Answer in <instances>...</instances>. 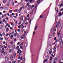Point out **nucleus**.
<instances>
[{
    "label": "nucleus",
    "mask_w": 63,
    "mask_h": 63,
    "mask_svg": "<svg viewBox=\"0 0 63 63\" xmlns=\"http://www.w3.org/2000/svg\"><path fill=\"white\" fill-rule=\"evenodd\" d=\"M60 22H59L56 25L55 28H56L57 27H59V24H60Z\"/></svg>",
    "instance_id": "obj_3"
},
{
    "label": "nucleus",
    "mask_w": 63,
    "mask_h": 63,
    "mask_svg": "<svg viewBox=\"0 0 63 63\" xmlns=\"http://www.w3.org/2000/svg\"><path fill=\"white\" fill-rule=\"evenodd\" d=\"M9 35V33H7L6 34V36H8Z\"/></svg>",
    "instance_id": "obj_44"
},
{
    "label": "nucleus",
    "mask_w": 63,
    "mask_h": 63,
    "mask_svg": "<svg viewBox=\"0 0 63 63\" xmlns=\"http://www.w3.org/2000/svg\"><path fill=\"white\" fill-rule=\"evenodd\" d=\"M61 42H60V43H63V41H62V39H61Z\"/></svg>",
    "instance_id": "obj_38"
},
{
    "label": "nucleus",
    "mask_w": 63,
    "mask_h": 63,
    "mask_svg": "<svg viewBox=\"0 0 63 63\" xmlns=\"http://www.w3.org/2000/svg\"><path fill=\"white\" fill-rule=\"evenodd\" d=\"M9 52H12V50H11V49H10L9 50Z\"/></svg>",
    "instance_id": "obj_36"
},
{
    "label": "nucleus",
    "mask_w": 63,
    "mask_h": 63,
    "mask_svg": "<svg viewBox=\"0 0 63 63\" xmlns=\"http://www.w3.org/2000/svg\"><path fill=\"white\" fill-rule=\"evenodd\" d=\"M26 33V32H24V36H25V34Z\"/></svg>",
    "instance_id": "obj_32"
},
{
    "label": "nucleus",
    "mask_w": 63,
    "mask_h": 63,
    "mask_svg": "<svg viewBox=\"0 0 63 63\" xmlns=\"http://www.w3.org/2000/svg\"><path fill=\"white\" fill-rule=\"evenodd\" d=\"M13 11L12 10H9V12L10 13V14H12V13L13 12Z\"/></svg>",
    "instance_id": "obj_9"
},
{
    "label": "nucleus",
    "mask_w": 63,
    "mask_h": 63,
    "mask_svg": "<svg viewBox=\"0 0 63 63\" xmlns=\"http://www.w3.org/2000/svg\"><path fill=\"white\" fill-rule=\"evenodd\" d=\"M37 29H38V27H37V25H36L35 28V29L34 30V31H35V30H37Z\"/></svg>",
    "instance_id": "obj_8"
},
{
    "label": "nucleus",
    "mask_w": 63,
    "mask_h": 63,
    "mask_svg": "<svg viewBox=\"0 0 63 63\" xmlns=\"http://www.w3.org/2000/svg\"><path fill=\"white\" fill-rule=\"evenodd\" d=\"M63 6V4H61L60 5V7H62Z\"/></svg>",
    "instance_id": "obj_52"
},
{
    "label": "nucleus",
    "mask_w": 63,
    "mask_h": 63,
    "mask_svg": "<svg viewBox=\"0 0 63 63\" xmlns=\"http://www.w3.org/2000/svg\"><path fill=\"white\" fill-rule=\"evenodd\" d=\"M15 24H17V21H16V22H15Z\"/></svg>",
    "instance_id": "obj_35"
},
{
    "label": "nucleus",
    "mask_w": 63,
    "mask_h": 63,
    "mask_svg": "<svg viewBox=\"0 0 63 63\" xmlns=\"http://www.w3.org/2000/svg\"><path fill=\"white\" fill-rule=\"evenodd\" d=\"M17 45H19L20 44V42H19L17 43Z\"/></svg>",
    "instance_id": "obj_43"
},
{
    "label": "nucleus",
    "mask_w": 63,
    "mask_h": 63,
    "mask_svg": "<svg viewBox=\"0 0 63 63\" xmlns=\"http://www.w3.org/2000/svg\"><path fill=\"white\" fill-rule=\"evenodd\" d=\"M20 48H21V49H22V46H20Z\"/></svg>",
    "instance_id": "obj_51"
},
{
    "label": "nucleus",
    "mask_w": 63,
    "mask_h": 63,
    "mask_svg": "<svg viewBox=\"0 0 63 63\" xmlns=\"http://www.w3.org/2000/svg\"><path fill=\"white\" fill-rule=\"evenodd\" d=\"M3 34L4 35V36L5 35V33L4 32L3 33Z\"/></svg>",
    "instance_id": "obj_47"
},
{
    "label": "nucleus",
    "mask_w": 63,
    "mask_h": 63,
    "mask_svg": "<svg viewBox=\"0 0 63 63\" xmlns=\"http://www.w3.org/2000/svg\"><path fill=\"white\" fill-rule=\"evenodd\" d=\"M24 6H23L22 7H21L20 8V11H21V10H22V8H24Z\"/></svg>",
    "instance_id": "obj_10"
},
{
    "label": "nucleus",
    "mask_w": 63,
    "mask_h": 63,
    "mask_svg": "<svg viewBox=\"0 0 63 63\" xmlns=\"http://www.w3.org/2000/svg\"><path fill=\"white\" fill-rule=\"evenodd\" d=\"M54 28H53V27L52 28V29H51V31H50V33H52V32H53V31L54 30Z\"/></svg>",
    "instance_id": "obj_6"
},
{
    "label": "nucleus",
    "mask_w": 63,
    "mask_h": 63,
    "mask_svg": "<svg viewBox=\"0 0 63 63\" xmlns=\"http://www.w3.org/2000/svg\"><path fill=\"white\" fill-rule=\"evenodd\" d=\"M47 59H46L44 61V62H47Z\"/></svg>",
    "instance_id": "obj_20"
},
{
    "label": "nucleus",
    "mask_w": 63,
    "mask_h": 63,
    "mask_svg": "<svg viewBox=\"0 0 63 63\" xmlns=\"http://www.w3.org/2000/svg\"><path fill=\"white\" fill-rule=\"evenodd\" d=\"M17 11H18V10L16 9H15V12H17Z\"/></svg>",
    "instance_id": "obj_33"
},
{
    "label": "nucleus",
    "mask_w": 63,
    "mask_h": 63,
    "mask_svg": "<svg viewBox=\"0 0 63 63\" xmlns=\"http://www.w3.org/2000/svg\"><path fill=\"white\" fill-rule=\"evenodd\" d=\"M51 55V56L52 57H54V56L53 55V54H52Z\"/></svg>",
    "instance_id": "obj_29"
},
{
    "label": "nucleus",
    "mask_w": 63,
    "mask_h": 63,
    "mask_svg": "<svg viewBox=\"0 0 63 63\" xmlns=\"http://www.w3.org/2000/svg\"><path fill=\"white\" fill-rule=\"evenodd\" d=\"M52 36H54V33H53V34H50L49 36V38H51L52 37Z\"/></svg>",
    "instance_id": "obj_2"
},
{
    "label": "nucleus",
    "mask_w": 63,
    "mask_h": 63,
    "mask_svg": "<svg viewBox=\"0 0 63 63\" xmlns=\"http://www.w3.org/2000/svg\"><path fill=\"white\" fill-rule=\"evenodd\" d=\"M60 32H58L57 33L58 36H59V35H60Z\"/></svg>",
    "instance_id": "obj_17"
},
{
    "label": "nucleus",
    "mask_w": 63,
    "mask_h": 63,
    "mask_svg": "<svg viewBox=\"0 0 63 63\" xmlns=\"http://www.w3.org/2000/svg\"><path fill=\"white\" fill-rule=\"evenodd\" d=\"M41 0H38L37 1V4H38V3H39L40 2V1Z\"/></svg>",
    "instance_id": "obj_14"
},
{
    "label": "nucleus",
    "mask_w": 63,
    "mask_h": 63,
    "mask_svg": "<svg viewBox=\"0 0 63 63\" xmlns=\"http://www.w3.org/2000/svg\"><path fill=\"white\" fill-rule=\"evenodd\" d=\"M59 15H61V16H62V13L61 12H60L59 13Z\"/></svg>",
    "instance_id": "obj_30"
},
{
    "label": "nucleus",
    "mask_w": 63,
    "mask_h": 63,
    "mask_svg": "<svg viewBox=\"0 0 63 63\" xmlns=\"http://www.w3.org/2000/svg\"><path fill=\"white\" fill-rule=\"evenodd\" d=\"M7 48V46H5L4 47V48Z\"/></svg>",
    "instance_id": "obj_63"
},
{
    "label": "nucleus",
    "mask_w": 63,
    "mask_h": 63,
    "mask_svg": "<svg viewBox=\"0 0 63 63\" xmlns=\"http://www.w3.org/2000/svg\"><path fill=\"white\" fill-rule=\"evenodd\" d=\"M29 3L28 2L27 4V6H29Z\"/></svg>",
    "instance_id": "obj_37"
},
{
    "label": "nucleus",
    "mask_w": 63,
    "mask_h": 63,
    "mask_svg": "<svg viewBox=\"0 0 63 63\" xmlns=\"http://www.w3.org/2000/svg\"><path fill=\"white\" fill-rule=\"evenodd\" d=\"M17 12L18 13H20V10H18Z\"/></svg>",
    "instance_id": "obj_27"
},
{
    "label": "nucleus",
    "mask_w": 63,
    "mask_h": 63,
    "mask_svg": "<svg viewBox=\"0 0 63 63\" xmlns=\"http://www.w3.org/2000/svg\"><path fill=\"white\" fill-rule=\"evenodd\" d=\"M29 1V0H25V1H26V2H28Z\"/></svg>",
    "instance_id": "obj_48"
},
{
    "label": "nucleus",
    "mask_w": 63,
    "mask_h": 63,
    "mask_svg": "<svg viewBox=\"0 0 63 63\" xmlns=\"http://www.w3.org/2000/svg\"><path fill=\"white\" fill-rule=\"evenodd\" d=\"M18 48H19V46H17L16 49H18Z\"/></svg>",
    "instance_id": "obj_28"
},
{
    "label": "nucleus",
    "mask_w": 63,
    "mask_h": 63,
    "mask_svg": "<svg viewBox=\"0 0 63 63\" xmlns=\"http://www.w3.org/2000/svg\"><path fill=\"white\" fill-rule=\"evenodd\" d=\"M18 28H19V29H20V28H21V27H20V26H18Z\"/></svg>",
    "instance_id": "obj_54"
},
{
    "label": "nucleus",
    "mask_w": 63,
    "mask_h": 63,
    "mask_svg": "<svg viewBox=\"0 0 63 63\" xmlns=\"http://www.w3.org/2000/svg\"><path fill=\"white\" fill-rule=\"evenodd\" d=\"M20 20H22V21H23V16H21Z\"/></svg>",
    "instance_id": "obj_4"
},
{
    "label": "nucleus",
    "mask_w": 63,
    "mask_h": 63,
    "mask_svg": "<svg viewBox=\"0 0 63 63\" xmlns=\"http://www.w3.org/2000/svg\"><path fill=\"white\" fill-rule=\"evenodd\" d=\"M17 31L18 32H20V30L19 29H18Z\"/></svg>",
    "instance_id": "obj_31"
},
{
    "label": "nucleus",
    "mask_w": 63,
    "mask_h": 63,
    "mask_svg": "<svg viewBox=\"0 0 63 63\" xmlns=\"http://www.w3.org/2000/svg\"><path fill=\"white\" fill-rule=\"evenodd\" d=\"M5 20H4V19H3L2 21L3 22H5Z\"/></svg>",
    "instance_id": "obj_50"
},
{
    "label": "nucleus",
    "mask_w": 63,
    "mask_h": 63,
    "mask_svg": "<svg viewBox=\"0 0 63 63\" xmlns=\"http://www.w3.org/2000/svg\"><path fill=\"white\" fill-rule=\"evenodd\" d=\"M17 50L19 52L21 50L20 49H17Z\"/></svg>",
    "instance_id": "obj_45"
},
{
    "label": "nucleus",
    "mask_w": 63,
    "mask_h": 63,
    "mask_svg": "<svg viewBox=\"0 0 63 63\" xmlns=\"http://www.w3.org/2000/svg\"><path fill=\"white\" fill-rule=\"evenodd\" d=\"M6 24L7 26H8L9 25V24H7V23H6Z\"/></svg>",
    "instance_id": "obj_59"
},
{
    "label": "nucleus",
    "mask_w": 63,
    "mask_h": 63,
    "mask_svg": "<svg viewBox=\"0 0 63 63\" xmlns=\"http://www.w3.org/2000/svg\"><path fill=\"white\" fill-rule=\"evenodd\" d=\"M2 22H2V21H0V24H2Z\"/></svg>",
    "instance_id": "obj_62"
},
{
    "label": "nucleus",
    "mask_w": 63,
    "mask_h": 63,
    "mask_svg": "<svg viewBox=\"0 0 63 63\" xmlns=\"http://www.w3.org/2000/svg\"><path fill=\"white\" fill-rule=\"evenodd\" d=\"M56 47H57V45L56 44L55 46L54 47V48H53V50H56Z\"/></svg>",
    "instance_id": "obj_5"
},
{
    "label": "nucleus",
    "mask_w": 63,
    "mask_h": 63,
    "mask_svg": "<svg viewBox=\"0 0 63 63\" xmlns=\"http://www.w3.org/2000/svg\"><path fill=\"white\" fill-rule=\"evenodd\" d=\"M17 36L18 37L17 38H19V35H18V34L17 35Z\"/></svg>",
    "instance_id": "obj_39"
},
{
    "label": "nucleus",
    "mask_w": 63,
    "mask_h": 63,
    "mask_svg": "<svg viewBox=\"0 0 63 63\" xmlns=\"http://www.w3.org/2000/svg\"><path fill=\"white\" fill-rule=\"evenodd\" d=\"M58 59V57H57L55 59V61H57Z\"/></svg>",
    "instance_id": "obj_12"
},
{
    "label": "nucleus",
    "mask_w": 63,
    "mask_h": 63,
    "mask_svg": "<svg viewBox=\"0 0 63 63\" xmlns=\"http://www.w3.org/2000/svg\"><path fill=\"white\" fill-rule=\"evenodd\" d=\"M16 61H15L13 62V63H16Z\"/></svg>",
    "instance_id": "obj_64"
},
{
    "label": "nucleus",
    "mask_w": 63,
    "mask_h": 63,
    "mask_svg": "<svg viewBox=\"0 0 63 63\" xmlns=\"http://www.w3.org/2000/svg\"><path fill=\"white\" fill-rule=\"evenodd\" d=\"M13 42L11 41L10 42V44L11 45H12L13 44Z\"/></svg>",
    "instance_id": "obj_34"
},
{
    "label": "nucleus",
    "mask_w": 63,
    "mask_h": 63,
    "mask_svg": "<svg viewBox=\"0 0 63 63\" xmlns=\"http://www.w3.org/2000/svg\"><path fill=\"white\" fill-rule=\"evenodd\" d=\"M47 59H48L49 58V57L48 56H47Z\"/></svg>",
    "instance_id": "obj_42"
},
{
    "label": "nucleus",
    "mask_w": 63,
    "mask_h": 63,
    "mask_svg": "<svg viewBox=\"0 0 63 63\" xmlns=\"http://www.w3.org/2000/svg\"><path fill=\"white\" fill-rule=\"evenodd\" d=\"M6 1H5V0H4L3 1V3L4 4H5L6 3Z\"/></svg>",
    "instance_id": "obj_21"
},
{
    "label": "nucleus",
    "mask_w": 63,
    "mask_h": 63,
    "mask_svg": "<svg viewBox=\"0 0 63 63\" xmlns=\"http://www.w3.org/2000/svg\"><path fill=\"white\" fill-rule=\"evenodd\" d=\"M17 34V32H16V33L14 34V37H15L16 35Z\"/></svg>",
    "instance_id": "obj_22"
},
{
    "label": "nucleus",
    "mask_w": 63,
    "mask_h": 63,
    "mask_svg": "<svg viewBox=\"0 0 63 63\" xmlns=\"http://www.w3.org/2000/svg\"><path fill=\"white\" fill-rule=\"evenodd\" d=\"M7 15L8 16H10V14H9V13H7Z\"/></svg>",
    "instance_id": "obj_58"
},
{
    "label": "nucleus",
    "mask_w": 63,
    "mask_h": 63,
    "mask_svg": "<svg viewBox=\"0 0 63 63\" xmlns=\"http://www.w3.org/2000/svg\"><path fill=\"white\" fill-rule=\"evenodd\" d=\"M34 12V11L33 10H32V11L30 13L31 14H32L33 13V12Z\"/></svg>",
    "instance_id": "obj_18"
},
{
    "label": "nucleus",
    "mask_w": 63,
    "mask_h": 63,
    "mask_svg": "<svg viewBox=\"0 0 63 63\" xmlns=\"http://www.w3.org/2000/svg\"><path fill=\"white\" fill-rule=\"evenodd\" d=\"M42 15H41L40 16V18H42Z\"/></svg>",
    "instance_id": "obj_56"
},
{
    "label": "nucleus",
    "mask_w": 63,
    "mask_h": 63,
    "mask_svg": "<svg viewBox=\"0 0 63 63\" xmlns=\"http://www.w3.org/2000/svg\"><path fill=\"white\" fill-rule=\"evenodd\" d=\"M13 59V56H11V60H12Z\"/></svg>",
    "instance_id": "obj_15"
},
{
    "label": "nucleus",
    "mask_w": 63,
    "mask_h": 63,
    "mask_svg": "<svg viewBox=\"0 0 63 63\" xmlns=\"http://www.w3.org/2000/svg\"><path fill=\"white\" fill-rule=\"evenodd\" d=\"M35 7V6L34 5H32V8H34Z\"/></svg>",
    "instance_id": "obj_57"
},
{
    "label": "nucleus",
    "mask_w": 63,
    "mask_h": 63,
    "mask_svg": "<svg viewBox=\"0 0 63 63\" xmlns=\"http://www.w3.org/2000/svg\"><path fill=\"white\" fill-rule=\"evenodd\" d=\"M14 56L15 57V56H16V53H14Z\"/></svg>",
    "instance_id": "obj_24"
},
{
    "label": "nucleus",
    "mask_w": 63,
    "mask_h": 63,
    "mask_svg": "<svg viewBox=\"0 0 63 63\" xmlns=\"http://www.w3.org/2000/svg\"><path fill=\"white\" fill-rule=\"evenodd\" d=\"M3 44H5L6 43V42L5 41H4L3 42Z\"/></svg>",
    "instance_id": "obj_49"
},
{
    "label": "nucleus",
    "mask_w": 63,
    "mask_h": 63,
    "mask_svg": "<svg viewBox=\"0 0 63 63\" xmlns=\"http://www.w3.org/2000/svg\"><path fill=\"white\" fill-rule=\"evenodd\" d=\"M23 25V23H22V24H21V25H20L21 26H22Z\"/></svg>",
    "instance_id": "obj_40"
},
{
    "label": "nucleus",
    "mask_w": 63,
    "mask_h": 63,
    "mask_svg": "<svg viewBox=\"0 0 63 63\" xmlns=\"http://www.w3.org/2000/svg\"><path fill=\"white\" fill-rule=\"evenodd\" d=\"M24 11L25 12V13H27V11L26 10H24Z\"/></svg>",
    "instance_id": "obj_41"
},
{
    "label": "nucleus",
    "mask_w": 63,
    "mask_h": 63,
    "mask_svg": "<svg viewBox=\"0 0 63 63\" xmlns=\"http://www.w3.org/2000/svg\"><path fill=\"white\" fill-rule=\"evenodd\" d=\"M29 0L30 1V3H32V2H33V0Z\"/></svg>",
    "instance_id": "obj_23"
},
{
    "label": "nucleus",
    "mask_w": 63,
    "mask_h": 63,
    "mask_svg": "<svg viewBox=\"0 0 63 63\" xmlns=\"http://www.w3.org/2000/svg\"><path fill=\"white\" fill-rule=\"evenodd\" d=\"M1 17H2V18H3V17H4V15H2V16Z\"/></svg>",
    "instance_id": "obj_60"
},
{
    "label": "nucleus",
    "mask_w": 63,
    "mask_h": 63,
    "mask_svg": "<svg viewBox=\"0 0 63 63\" xmlns=\"http://www.w3.org/2000/svg\"><path fill=\"white\" fill-rule=\"evenodd\" d=\"M5 59L6 61H8V60L9 59L8 57H5Z\"/></svg>",
    "instance_id": "obj_11"
},
{
    "label": "nucleus",
    "mask_w": 63,
    "mask_h": 63,
    "mask_svg": "<svg viewBox=\"0 0 63 63\" xmlns=\"http://www.w3.org/2000/svg\"><path fill=\"white\" fill-rule=\"evenodd\" d=\"M35 33V32L34 31L33 33V35H34Z\"/></svg>",
    "instance_id": "obj_61"
},
{
    "label": "nucleus",
    "mask_w": 63,
    "mask_h": 63,
    "mask_svg": "<svg viewBox=\"0 0 63 63\" xmlns=\"http://www.w3.org/2000/svg\"><path fill=\"white\" fill-rule=\"evenodd\" d=\"M10 5V3H8L7 4V6H9V5Z\"/></svg>",
    "instance_id": "obj_25"
},
{
    "label": "nucleus",
    "mask_w": 63,
    "mask_h": 63,
    "mask_svg": "<svg viewBox=\"0 0 63 63\" xmlns=\"http://www.w3.org/2000/svg\"><path fill=\"white\" fill-rule=\"evenodd\" d=\"M10 39H13V35H12L11 36Z\"/></svg>",
    "instance_id": "obj_13"
},
{
    "label": "nucleus",
    "mask_w": 63,
    "mask_h": 63,
    "mask_svg": "<svg viewBox=\"0 0 63 63\" xmlns=\"http://www.w3.org/2000/svg\"><path fill=\"white\" fill-rule=\"evenodd\" d=\"M63 10V9H61V10H60V11L61 12V11H62Z\"/></svg>",
    "instance_id": "obj_53"
},
{
    "label": "nucleus",
    "mask_w": 63,
    "mask_h": 63,
    "mask_svg": "<svg viewBox=\"0 0 63 63\" xmlns=\"http://www.w3.org/2000/svg\"><path fill=\"white\" fill-rule=\"evenodd\" d=\"M24 34L22 35L21 36H20V40H21L22 39H24Z\"/></svg>",
    "instance_id": "obj_1"
},
{
    "label": "nucleus",
    "mask_w": 63,
    "mask_h": 63,
    "mask_svg": "<svg viewBox=\"0 0 63 63\" xmlns=\"http://www.w3.org/2000/svg\"><path fill=\"white\" fill-rule=\"evenodd\" d=\"M56 37H55L54 38V40H56Z\"/></svg>",
    "instance_id": "obj_46"
},
{
    "label": "nucleus",
    "mask_w": 63,
    "mask_h": 63,
    "mask_svg": "<svg viewBox=\"0 0 63 63\" xmlns=\"http://www.w3.org/2000/svg\"><path fill=\"white\" fill-rule=\"evenodd\" d=\"M56 52V50H54L53 51V52L52 50H51V53H55Z\"/></svg>",
    "instance_id": "obj_7"
},
{
    "label": "nucleus",
    "mask_w": 63,
    "mask_h": 63,
    "mask_svg": "<svg viewBox=\"0 0 63 63\" xmlns=\"http://www.w3.org/2000/svg\"><path fill=\"white\" fill-rule=\"evenodd\" d=\"M13 49H14L15 48V45H13Z\"/></svg>",
    "instance_id": "obj_16"
},
{
    "label": "nucleus",
    "mask_w": 63,
    "mask_h": 63,
    "mask_svg": "<svg viewBox=\"0 0 63 63\" xmlns=\"http://www.w3.org/2000/svg\"><path fill=\"white\" fill-rule=\"evenodd\" d=\"M8 38H6L5 39V40L6 41L8 40Z\"/></svg>",
    "instance_id": "obj_55"
},
{
    "label": "nucleus",
    "mask_w": 63,
    "mask_h": 63,
    "mask_svg": "<svg viewBox=\"0 0 63 63\" xmlns=\"http://www.w3.org/2000/svg\"><path fill=\"white\" fill-rule=\"evenodd\" d=\"M9 31V28H7L6 29V31L7 32H8Z\"/></svg>",
    "instance_id": "obj_26"
},
{
    "label": "nucleus",
    "mask_w": 63,
    "mask_h": 63,
    "mask_svg": "<svg viewBox=\"0 0 63 63\" xmlns=\"http://www.w3.org/2000/svg\"><path fill=\"white\" fill-rule=\"evenodd\" d=\"M4 51L3 50L2 52V53L4 55H5V53L4 52Z\"/></svg>",
    "instance_id": "obj_19"
}]
</instances>
